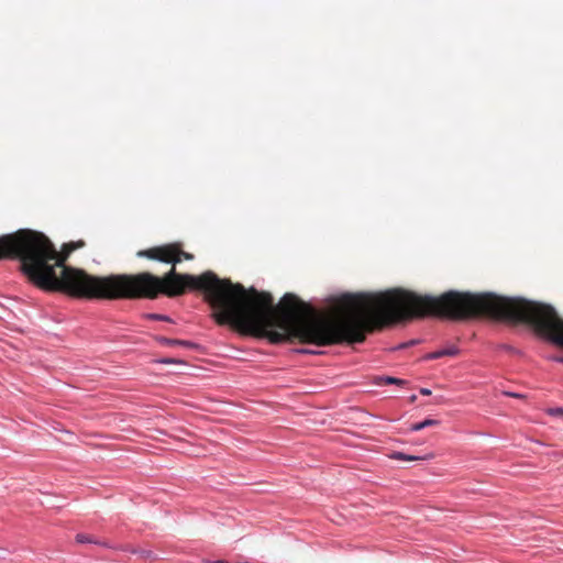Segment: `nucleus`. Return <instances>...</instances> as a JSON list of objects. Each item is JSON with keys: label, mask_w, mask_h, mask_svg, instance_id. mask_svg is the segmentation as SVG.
<instances>
[{"label": "nucleus", "mask_w": 563, "mask_h": 563, "mask_svg": "<svg viewBox=\"0 0 563 563\" xmlns=\"http://www.w3.org/2000/svg\"><path fill=\"white\" fill-rule=\"evenodd\" d=\"M76 251L74 242L65 243L57 252L49 239L41 232L22 229L0 236V258L21 261L23 273L38 287L66 292L86 299H154L159 294L177 297L186 290H199L212 308L211 317L219 325H231L242 334L265 338L273 344L292 342V294L274 303L271 292L246 289L212 271L199 276L176 272L183 260L192 261L179 242L167 243L136 253L166 264L172 268L163 277L143 272L95 276L80 268L67 266L69 255Z\"/></svg>", "instance_id": "1"}, {"label": "nucleus", "mask_w": 563, "mask_h": 563, "mask_svg": "<svg viewBox=\"0 0 563 563\" xmlns=\"http://www.w3.org/2000/svg\"><path fill=\"white\" fill-rule=\"evenodd\" d=\"M76 540L79 543L91 542V540L85 534H77Z\"/></svg>", "instance_id": "8"}, {"label": "nucleus", "mask_w": 563, "mask_h": 563, "mask_svg": "<svg viewBox=\"0 0 563 563\" xmlns=\"http://www.w3.org/2000/svg\"><path fill=\"white\" fill-rule=\"evenodd\" d=\"M547 413L554 417H563V407L549 408Z\"/></svg>", "instance_id": "7"}, {"label": "nucleus", "mask_w": 563, "mask_h": 563, "mask_svg": "<svg viewBox=\"0 0 563 563\" xmlns=\"http://www.w3.org/2000/svg\"><path fill=\"white\" fill-rule=\"evenodd\" d=\"M158 341L162 345H166V346H186V347L192 346V343H190L189 341H184V340L159 338Z\"/></svg>", "instance_id": "3"}, {"label": "nucleus", "mask_w": 563, "mask_h": 563, "mask_svg": "<svg viewBox=\"0 0 563 563\" xmlns=\"http://www.w3.org/2000/svg\"><path fill=\"white\" fill-rule=\"evenodd\" d=\"M162 362L165 363V364H172V363H175L176 361L173 360V358H166V360H164Z\"/></svg>", "instance_id": "13"}, {"label": "nucleus", "mask_w": 563, "mask_h": 563, "mask_svg": "<svg viewBox=\"0 0 563 563\" xmlns=\"http://www.w3.org/2000/svg\"><path fill=\"white\" fill-rule=\"evenodd\" d=\"M459 353V350L455 346H451L448 349L439 350L432 353H429L424 356V360H435L443 356H454Z\"/></svg>", "instance_id": "2"}, {"label": "nucleus", "mask_w": 563, "mask_h": 563, "mask_svg": "<svg viewBox=\"0 0 563 563\" xmlns=\"http://www.w3.org/2000/svg\"><path fill=\"white\" fill-rule=\"evenodd\" d=\"M151 318L155 320H168V317L162 314H153Z\"/></svg>", "instance_id": "10"}, {"label": "nucleus", "mask_w": 563, "mask_h": 563, "mask_svg": "<svg viewBox=\"0 0 563 563\" xmlns=\"http://www.w3.org/2000/svg\"><path fill=\"white\" fill-rule=\"evenodd\" d=\"M505 395L509 396V397L518 398V399H525L526 398V395L518 394V393L506 391Z\"/></svg>", "instance_id": "9"}, {"label": "nucleus", "mask_w": 563, "mask_h": 563, "mask_svg": "<svg viewBox=\"0 0 563 563\" xmlns=\"http://www.w3.org/2000/svg\"><path fill=\"white\" fill-rule=\"evenodd\" d=\"M379 384L389 385V384H397V385H404L405 380L396 378V377H379L377 380Z\"/></svg>", "instance_id": "6"}, {"label": "nucleus", "mask_w": 563, "mask_h": 563, "mask_svg": "<svg viewBox=\"0 0 563 563\" xmlns=\"http://www.w3.org/2000/svg\"><path fill=\"white\" fill-rule=\"evenodd\" d=\"M420 394H421V395H424V396H429V395H431V390H430V389H428V388H421V389H420Z\"/></svg>", "instance_id": "12"}, {"label": "nucleus", "mask_w": 563, "mask_h": 563, "mask_svg": "<svg viewBox=\"0 0 563 563\" xmlns=\"http://www.w3.org/2000/svg\"><path fill=\"white\" fill-rule=\"evenodd\" d=\"M410 400H411V401H415V400H416V396H412V397L410 398Z\"/></svg>", "instance_id": "16"}, {"label": "nucleus", "mask_w": 563, "mask_h": 563, "mask_svg": "<svg viewBox=\"0 0 563 563\" xmlns=\"http://www.w3.org/2000/svg\"><path fill=\"white\" fill-rule=\"evenodd\" d=\"M439 424V421L438 420H434V419H426L421 422H418V423H413L411 427H410V430L411 431H420L427 427H432V426H438Z\"/></svg>", "instance_id": "5"}, {"label": "nucleus", "mask_w": 563, "mask_h": 563, "mask_svg": "<svg viewBox=\"0 0 563 563\" xmlns=\"http://www.w3.org/2000/svg\"><path fill=\"white\" fill-rule=\"evenodd\" d=\"M74 244H75V246H76V250H78V249L84 247L86 243H85V241L79 240V241H77V242H74Z\"/></svg>", "instance_id": "11"}, {"label": "nucleus", "mask_w": 563, "mask_h": 563, "mask_svg": "<svg viewBox=\"0 0 563 563\" xmlns=\"http://www.w3.org/2000/svg\"><path fill=\"white\" fill-rule=\"evenodd\" d=\"M141 553H142V555H144L146 558L151 556V554H152V552H150V551H142Z\"/></svg>", "instance_id": "14"}, {"label": "nucleus", "mask_w": 563, "mask_h": 563, "mask_svg": "<svg viewBox=\"0 0 563 563\" xmlns=\"http://www.w3.org/2000/svg\"><path fill=\"white\" fill-rule=\"evenodd\" d=\"M389 456L393 460H400V461H407V462L424 460V457L417 456V455H408V454H405L401 452H394Z\"/></svg>", "instance_id": "4"}, {"label": "nucleus", "mask_w": 563, "mask_h": 563, "mask_svg": "<svg viewBox=\"0 0 563 563\" xmlns=\"http://www.w3.org/2000/svg\"><path fill=\"white\" fill-rule=\"evenodd\" d=\"M556 361H559V362H562V363H563V357L556 358Z\"/></svg>", "instance_id": "15"}]
</instances>
